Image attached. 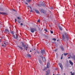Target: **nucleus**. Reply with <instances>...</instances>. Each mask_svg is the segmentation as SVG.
I'll list each match as a JSON object with an SVG mask.
<instances>
[{"label":"nucleus","mask_w":75,"mask_h":75,"mask_svg":"<svg viewBox=\"0 0 75 75\" xmlns=\"http://www.w3.org/2000/svg\"><path fill=\"white\" fill-rule=\"evenodd\" d=\"M65 36L64 35H62V38L63 40H64L65 39H66V40H68V37L67 35V34L65 33Z\"/></svg>","instance_id":"obj_1"},{"label":"nucleus","mask_w":75,"mask_h":75,"mask_svg":"<svg viewBox=\"0 0 75 75\" xmlns=\"http://www.w3.org/2000/svg\"><path fill=\"white\" fill-rule=\"evenodd\" d=\"M30 31L31 33H34V31H37V29L35 28H30Z\"/></svg>","instance_id":"obj_2"},{"label":"nucleus","mask_w":75,"mask_h":75,"mask_svg":"<svg viewBox=\"0 0 75 75\" xmlns=\"http://www.w3.org/2000/svg\"><path fill=\"white\" fill-rule=\"evenodd\" d=\"M26 46H27V45H25L24 43V42L22 43L21 46L22 47H24V49H25V48Z\"/></svg>","instance_id":"obj_3"},{"label":"nucleus","mask_w":75,"mask_h":75,"mask_svg":"<svg viewBox=\"0 0 75 75\" xmlns=\"http://www.w3.org/2000/svg\"><path fill=\"white\" fill-rule=\"evenodd\" d=\"M50 74V70H47L46 71V75H48Z\"/></svg>","instance_id":"obj_4"},{"label":"nucleus","mask_w":75,"mask_h":75,"mask_svg":"<svg viewBox=\"0 0 75 75\" xmlns=\"http://www.w3.org/2000/svg\"><path fill=\"white\" fill-rule=\"evenodd\" d=\"M40 11L41 13H46V12H45V11L42 9H41Z\"/></svg>","instance_id":"obj_5"},{"label":"nucleus","mask_w":75,"mask_h":75,"mask_svg":"<svg viewBox=\"0 0 75 75\" xmlns=\"http://www.w3.org/2000/svg\"><path fill=\"white\" fill-rule=\"evenodd\" d=\"M1 14H2V15H7L8 13L5 12H0Z\"/></svg>","instance_id":"obj_6"},{"label":"nucleus","mask_w":75,"mask_h":75,"mask_svg":"<svg viewBox=\"0 0 75 75\" xmlns=\"http://www.w3.org/2000/svg\"><path fill=\"white\" fill-rule=\"evenodd\" d=\"M41 53L42 55H44V54H45V50H41Z\"/></svg>","instance_id":"obj_7"},{"label":"nucleus","mask_w":75,"mask_h":75,"mask_svg":"<svg viewBox=\"0 0 75 75\" xmlns=\"http://www.w3.org/2000/svg\"><path fill=\"white\" fill-rule=\"evenodd\" d=\"M7 45V42H5L4 43V44L2 45V46H4V47H6V45Z\"/></svg>","instance_id":"obj_8"},{"label":"nucleus","mask_w":75,"mask_h":75,"mask_svg":"<svg viewBox=\"0 0 75 75\" xmlns=\"http://www.w3.org/2000/svg\"><path fill=\"white\" fill-rule=\"evenodd\" d=\"M59 65L60 67L61 68V69H62L63 67L62 64H61V63H59Z\"/></svg>","instance_id":"obj_9"},{"label":"nucleus","mask_w":75,"mask_h":75,"mask_svg":"<svg viewBox=\"0 0 75 75\" xmlns=\"http://www.w3.org/2000/svg\"><path fill=\"white\" fill-rule=\"evenodd\" d=\"M13 37L15 39H17V34H16L15 35H13Z\"/></svg>","instance_id":"obj_10"},{"label":"nucleus","mask_w":75,"mask_h":75,"mask_svg":"<svg viewBox=\"0 0 75 75\" xmlns=\"http://www.w3.org/2000/svg\"><path fill=\"white\" fill-rule=\"evenodd\" d=\"M41 58H42V59L44 62H45V61H46V58H45V57H41Z\"/></svg>","instance_id":"obj_11"},{"label":"nucleus","mask_w":75,"mask_h":75,"mask_svg":"<svg viewBox=\"0 0 75 75\" xmlns=\"http://www.w3.org/2000/svg\"><path fill=\"white\" fill-rule=\"evenodd\" d=\"M47 68H48L50 67V63L48 62L47 64Z\"/></svg>","instance_id":"obj_12"},{"label":"nucleus","mask_w":75,"mask_h":75,"mask_svg":"<svg viewBox=\"0 0 75 75\" xmlns=\"http://www.w3.org/2000/svg\"><path fill=\"white\" fill-rule=\"evenodd\" d=\"M35 12L37 14H40V11L37 10H35Z\"/></svg>","instance_id":"obj_13"},{"label":"nucleus","mask_w":75,"mask_h":75,"mask_svg":"<svg viewBox=\"0 0 75 75\" xmlns=\"http://www.w3.org/2000/svg\"><path fill=\"white\" fill-rule=\"evenodd\" d=\"M69 63L70 64H71V65H73V63L70 60H69Z\"/></svg>","instance_id":"obj_14"},{"label":"nucleus","mask_w":75,"mask_h":75,"mask_svg":"<svg viewBox=\"0 0 75 75\" xmlns=\"http://www.w3.org/2000/svg\"><path fill=\"white\" fill-rule=\"evenodd\" d=\"M27 57H31V55L30 54H27Z\"/></svg>","instance_id":"obj_15"},{"label":"nucleus","mask_w":75,"mask_h":75,"mask_svg":"<svg viewBox=\"0 0 75 75\" xmlns=\"http://www.w3.org/2000/svg\"><path fill=\"white\" fill-rule=\"evenodd\" d=\"M18 47L20 48V49H21V50H23V47L21 46H18Z\"/></svg>","instance_id":"obj_16"},{"label":"nucleus","mask_w":75,"mask_h":75,"mask_svg":"<svg viewBox=\"0 0 75 75\" xmlns=\"http://www.w3.org/2000/svg\"><path fill=\"white\" fill-rule=\"evenodd\" d=\"M59 29L61 30V31H62V28L61 26H59Z\"/></svg>","instance_id":"obj_17"},{"label":"nucleus","mask_w":75,"mask_h":75,"mask_svg":"<svg viewBox=\"0 0 75 75\" xmlns=\"http://www.w3.org/2000/svg\"><path fill=\"white\" fill-rule=\"evenodd\" d=\"M61 48L62 51H64V48H63V47H62V46H61Z\"/></svg>","instance_id":"obj_18"},{"label":"nucleus","mask_w":75,"mask_h":75,"mask_svg":"<svg viewBox=\"0 0 75 75\" xmlns=\"http://www.w3.org/2000/svg\"><path fill=\"white\" fill-rule=\"evenodd\" d=\"M5 31L8 33H9V30L8 29H5Z\"/></svg>","instance_id":"obj_19"},{"label":"nucleus","mask_w":75,"mask_h":75,"mask_svg":"<svg viewBox=\"0 0 75 75\" xmlns=\"http://www.w3.org/2000/svg\"><path fill=\"white\" fill-rule=\"evenodd\" d=\"M71 74V75H75V73L74 72H73L72 73V71H71L70 72Z\"/></svg>","instance_id":"obj_20"},{"label":"nucleus","mask_w":75,"mask_h":75,"mask_svg":"<svg viewBox=\"0 0 75 75\" xmlns=\"http://www.w3.org/2000/svg\"><path fill=\"white\" fill-rule=\"evenodd\" d=\"M26 1L27 2V3H30V2L31 1V0H27Z\"/></svg>","instance_id":"obj_21"},{"label":"nucleus","mask_w":75,"mask_h":75,"mask_svg":"<svg viewBox=\"0 0 75 75\" xmlns=\"http://www.w3.org/2000/svg\"><path fill=\"white\" fill-rule=\"evenodd\" d=\"M68 53H64V55L65 56H66V55H68Z\"/></svg>","instance_id":"obj_22"},{"label":"nucleus","mask_w":75,"mask_h":75,"mask_svg":"<svg viewBox=\"0 0 75 75\" xmlns=\"http://www.w3.org/2000/svg\"><path fill=\"white\" fill-rule=\"evenodd\" d=\"M28 7H29V8H30V10H32V8H31V6H28Z\"/></svg>","instance_id":"obj_23"},{"label":"nucleus","mask_w":75,"mask_h":75,"mask_svg":"<svg viewBox=\"0 0 75 75\" xmlns=\"http://www.w3.org/2000/svg\"><path fill=\"white\" fill-rule=\"evenodd\" d=\"M44 30L46 31L47 33H48V31L47 30V29L45 28L44 29Z\"/></svg>","instance_id":"obj_24"},{"label":"nucleus","mask_w":75,"mask_h":75,"mask_svg":"<svg viewBox=\"0 0 75 75\" xmlns=\"http://www.w3.org/2000/svg\"><path fill=\"white\" fill-rule=\"evenodd\" d=\"M63 58V54H62L61 55V59H62Z\"/></svg>","instance_id":"obj_25"},{"label":"nucleus","mask_w":75,"mask_h":75,"mask_svg":"<svg viewBox=\"0 0 75 75\" xmlns=\"http://www.w3.org/2000/svg\"><path fill=\"white\" fill-rule=\"evenodd\" d=\"M52 40H53V41H56V39L53 38L52 39Z\"/></svg>","instance_id":"obj_26"},{"label":"nucleus","mask_w":75,"mask_h":75,"mask_svg":"<svg viewBox=\"0 0 75 75\" xmlns=\"http://www.w3.org/2000/svg\"><path fill=\"white\" fill-rule=\"evenodd\" d=\"M28 49V46H26V47L25 48V50H26V51H27Z\"/></svg>","instance_id":"obj_27"},{"label":"nucleus","mask_w":75,"mask_h":75,"mask_svg":"<svg viewBox=\"0 0 75 75\" xmlns=\"http://www.w3.org/2000/svg\"><path fill=\"white\" fill-rule=\"evenodd\" d=\"M18 20H21V18H20V17H18Z\"/></svg>","instance_id":"obj_28"},{"label":"nucleus","mask_w":75,"mask_h":75,"mask_svg":"<svg viewBox=\"0 0 75 75\" xmlns=\"http://www.w3.org/2000/svg\"><path fill=\"white\" fill-rule=\"evenodd\" d=\"M11 34H12L13 35H14V32L13 31L11 32Z\"/></svg>","instance_id":"obj_29"},{"label":"nucleus","mask_w":75,"mask_h":75,"mask_svg":"<svg viewBox=\"0 0 75 75\" xmlns=\"http://www.w3.org/2000/svg\"><path fill=\"white\" fill-rule=\"evenodd\" d=\"M41 5H42V6H45V4H44L43 3H42Z\"/></svg>","instance_id":"obj_30"},{"label":"nucleus","mask_w":75,"mask_h":75,"mask_svg":"<svg viewBox=\"0 0 75 75\" xmlns=\"http://www.w3.org/2000/svg\"><path fill=\"white\" fill-rule=\"evenodd\" d=\"M50 32L51 34H53V31L50 30Z\"/></svg>","instance_id":"obj_31"},{"label":"nucleus","mask_w":75,"mask_h":75,"mask_svg":"<svg viewBox=\"0 0 75 75\" xmlns=\"http://www.w3.org/2000/svg\"><path fill=\"white\" fill-rule=\"evenodd\" d=\"M18 23H20V21H18Z\"/></svg>","instance_id":"obj_32"},{"label":"nucleus","mask_w":75,"mask_h":75,"mask_svg":"<svg viewBox=\"0 0 75 75\" xmlns=\"http://www.w3.org/2000/svg\"><path fill=\"white\" fill-rule=\"evenodd\" d=\"M21 25L23 26V23H21Z\"/></svg>","instance_id":"obj_33"},{"label":"nucleus","mask_w":75,"mask_h":75,"mask_svg":"<svg viewBox=\"0 0 75 75\" xmlns=\"http://www.w3.org/2000/svg\"><path fill=\"white\" fill-rule=\"evenodd\" d=\"M38 22H39V23H40V20H38Z\"/></svg>","instance_id":"obj_34"},{"label":"nucleus","mask_w":75,"mask_h":75,"mask_svg":"<svg viewBox=\"0 0 75 75\" xmlns=\"http://www.w3.org/2000/svg\"><path fill=\"white\" fill-rule=\"evenodd\" d=\"M45 69H46V68L45 67L44 69L43 70V71H45Z\"/></svg>","instance_id":"obj_35"},{"label":"nucleus","mask_w":75,"mask_h":75,"mask_svg":"<svg viewBox=\"0 0 75 75\" xmlns=\"http://www.w3.org/2000/svg\"><path fill=\"white\" fill-rule=\"evenodd\" d=\"M17 21V19H15V22H16Z\"/></svg>","instance_id":"obj_36"},{"label":"nucleus","mask_w":75,"mask_h":75,"mask_svg":"<svg viewBox=\"0 0 75 75\" xmlns=\"http://www.w3.org/2000/svg\"><path fill=\"white\" fill-rule=\"evenodd\" d=\"M30 12H33V10H32V9L31 10V11H30Z\"/></svg>","instance_id":"obj_37"},{"label":"nucleus","mask_w":75,"mask_h":75,"mask_svg":"<svg viewBox=\"0 0 75 75\" xmlns=\"http://www.w3.org/2000/svg\"><path fill=\"white\" fill-rule=\"evenodd\" d=\"M25 4H27V5H28V4L27 3L25 2Z\"/></svg>","instance_id":"obj_38"},{"label":"nucleus","mask_w":75,"mask_h":75,"mask_svg":"<svg viewBox=\"0 0 75 75\" xmlns=\"http://www.w3.org/2000/svg\"><path fill=\"white\" fill-rule=\"evenodd\" d=\"M13 11H16L15 10V9H13Z\"/></svg>","instance_id":"obj_39"},{"label":"nucleus","mask_w":75,"mask_h":75,"mask_svg":"<svg viewBox=\"0 0 75 75\" xmlns=\"http://www.w3.org/2000/svg\"><path fill=\"white\" fill-rule=\"evenodd\" d=\"M37 53H38V54H40V52H39L38 51L37 52Z\"/></svg>","instance_id":"obj_40"},{"label":"nucleus","mask_w":75,"mask_h":75,"mask_svg":"<svg viewBox=\"0 0 75 75\" xmlns=\"http://www.w3.org/2000/svg\"><path fill=\"white\" fill-rule=\"evenodd\" d=\"M57 49H56V50H55V52H56V51H57Z\"/></svg>","instance_id":"obj_41"},{"label":"nucleus","mask_w":75,"mask_h":75,"mask_svg":"<svg viewBox=\"0 0 75 75\" xmlns=\"http://www.w3.org/2000/svg\"><path fill=\"white\" fill-rule=\"evenodd\" d=\"M55 69H56V70H57V69H57V68H56Z\"/></svg>","instance_id":"obj_42"},{"label":"nucleus","mask_w":75,"mask_h":75,"mask_svg":"<svg viewBox=\"0 0 75 75\" xmlns=\"http://www.w3.org/2000/svg\"><path fill=\"white\" fill-rule=\"evenodd\" d=\"M57 41H59V40H57Z\"/></svg>","instance_id":"obj_43"},{"label":"nucleus","mask_w":75,"mask_h":75,"mask_svg":"<svg viewBox=\"0 0 75 75\" xmlns=\"http://www.w3.org/2000/svg\"><path fill=\"white\" fill-rule=\"evenodd\" d=\"M68 58H70V57H68Z\"/></svg>","instance_id":"obj_44"},{"label":"nucleus","mask_w":75,"mask_h":75,"mask_svg":"<svg viewBox=\"0 0 75 75\" xmlns=\"http://www.w3.org/2000/svg\"><path fill=\"white\" fill-rule=\"evenodd\" d=\"M30 52H32V51H31V50H30Z\"/></svg>","instance_id":"obj_45"},{"label":"nucleus","mask_w":75,"mask_h":75,"mask_svg":"<svg viewBox=\"0 0 75 75\" xmlns=\"http://www.w3.org/2000/svg\"><path fill=\"white\" fill-rule=\"evenodd\" d=\"M51 8V9H53V8Z\"/></svg>","instance_id":"obj_46"},{"label":"nucleus","mask_w":75,"mask_h":75,"mask_svg":"<svg viewBox=\"0 0 75 75\" xmlns=\"http://www.w3.org/2000/svg\"><path fill=\"white\" fill-rule=\"evenodd\" d=\"M0 42H1V40L0 39Z\"/></svg>","instance_id":"obj_47"},{"label":"nucleus","mask_w":75,"mask_h":75,"mask_svg":"<svg viewBox=\"0 0 75 75\" xmlns=\"http://www.w3.org/2000/svg\"><path fill=\"white\" fill-rule=\"evenodd\" d=\"M34 50H35V49H34Z\"/></svg>","instance_id":"obj_48"},{"label":"nucleus","mask_w":75,"mask_h":75,"mask_svg":"<svg viewBox=\"0 0 75 75\" xmlns=\"http://www.w3.org/2000/svg\"><path fill=\"white\" fill-rule=\"evenodd\" d=\"M64 75H65V73H64Z\"/></svg>","instance_id":"obj_49"},{"label":"nucleus","mask_w":75,"mask_h":75,"mask_svg":"<svg viewBox=\"0 0 75 75\" xmlns=\"http://www.w3.org/2000/svg\"><path fill=\"white\" fill-rule=\"evenodd\" d=\"M53 75H54V74H53Z\"/></svg>","instance_id":"obj_50"}]
</instances>
